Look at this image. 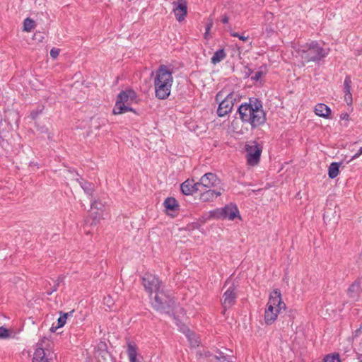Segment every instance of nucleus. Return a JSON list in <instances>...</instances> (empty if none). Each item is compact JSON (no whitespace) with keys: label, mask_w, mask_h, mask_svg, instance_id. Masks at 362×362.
Wrapping results in <instances>:
<instances>
[{"label":"nucleus","mask_w":362,"mask_h":362,"mask_svg":"<svg viewBox=\"0 0 362 362\" xmlns=\"http://www.w3.org/2000/svg\"><path fill=\"white\" fill-rule=\"evenodd\" d=\"M137 98L136 93L132 89L121 91L117 95L115 105L113 108L114 115L123 114L128 111L134 112V109L129 107Z\"/></svg>","instance_id":"obj_4"},{"label":"nucleus","mask_w":362,"mask_h":362,"mask_svg":"<svg viewBox=\"0 0 362 362\" xmlns=\"http://www.w3.org/2000/svg\"><path fill=\"white\" fill-rule=\"evenodd\" d=\"M263 75H264V72L261 70H258L254 73V74L251 77V79L254 80L255 81H257L261 78V77Z\"/></svg>","instance_id":"obj_30"},{"label":"nucleus","mask_w":362,"mask_h":362,"mask_svg":"<svg viewBox=\"0 0 362 362\" xmlns=\"http://www.w3.org/2000/svg\"><path fill=\"white\" fill-rule=\"evenodd\" d=\"M213 26V21L211 20H209V22L207 23L206 24V32H205V37H206L207 35L209 34L211 28H212Z\"/></svg>","instance_id":"obj_34"},{"label":"nucleus","mask_w":362,"mask_h":362,"mask_svg":"<svg viewBox=\"0 0 362 362\" xmlns=\"http://www.w3.org/2000/svg\"><path fill=\"white\" fill-rule=\"evenodd\" d=\"M76 181L79 183L84 192L92 197L94 192V185L83 180L82 177L77 178Z\"/></svg>","instance_id":"obj_19"},{"label":"nucleus","mask_w":362,"mask_h":362,"mask_svg":"<svg viewBox=\"0 0 362 362\" xmlns=\"http://www.w3.org/2000/svg\"><path fill=\"white\" fill-rule=\"evenodd\" d=\"M218 97H219V93L216 95V100H218Z\"/></svg>","instance_id":"obj_45"},{"label":"nucleus","mask_w":362,"mask_h":362,"mask_svg":"<svg viewBox=\"0 0 362 362\" xmlns=\"http://www.w3.org/2000/svg\"><path fill=\"white\" fill-rule=\"evenodd\" d=\"M218 362H230V359L220 353L219 356H214Z\"/></svg>","instance_id":"obj_31"},{"label":"nucleus","mask_w":362,"mask_h":362,"mask_svg":"<svg viewBox=\"0 0 362 362\" xmlns=\"http://www.w3.org/2000/svg\"><path fill=\"white\" fill-rule=\"evenodd\" d=\"M166 209L175 210L179 207L177 200L173 197H168L163 203Z\"/></svg>","instance_id":"obj_24"},{"label":"nucleus","mask_w":362,"mask_h":362,"mask_svg":"<svg viewBox=\"0 0 362 362\" xmlns=\"http://www.w3.org/2000/svg\"><path fill=\"white\" fill-rule=\"evenodd\" d=\"M306 49L303 50L302 58L306 61L315 62L320 60L325 57L329 52V48L323 47H305Z\"/></svg>","instance_id":"obj_7"},{"label":"nucleus","mask_w":362,"mask_h":362,"mask_svg":"<svg viewBox=\"0 0 362 362\" xmlns=\"http://www.w3.org/2000/svg\"><path fill=\"white\" fill-rule=\"evenodd\" d=\"M127 353L129 359V362H138L137 356V346L135 344L132 342L127 343Z\"/></svg>","instance_id":"obj_20"},{"label":"nucleus","mask_w":362,"mask_h":362,"mask_svg":"<svg viewBox=\"0 0 362 362\" xmlns=\"http://www.w3.org/2000/svg\"><path fill=\"white\" fill-rule=\"evenodd\" d=\"M362 332V325H361L360 328L356 329L355 332V336H358L360 333Z\"/></svg>","instance_id":"obj_41"},{"label":"nucleus","mask_w":362,"mask_h":362,"mask_svg":"<svg viewBox=\"0 0 362 362\" xmlns=\"http://www.w3.org/2000/svg\"><path fill=\"white\" fill-rule=\"evenodd\" d=\"M228 21H229V18L227 16H223V18H222V22L226 24V23H228Z\"/></svg>","instance_id":"obj_40"},{"label":"nucleus","mask_w":362,"mask_h":362,"mask_svg":"<svg viewBox=\"0 0 362 362\" xmlns=\"http://www.w3.org/2000/svg\"><path fill=\"white\" fill-rule=\"evenodd\" d=\"M238 215L239 211L238 207L232 204H228L221 209H217L211 211V216L217 219L228 218L229 220H233Z\"/></svg>","instance_id":"obj_8"},{"label":"nucleus","mask_w":362,"mask_h":362,"mask_svg":"<svg viewBox=\"0 0 362 362\" xmlns=\"http://www.w3.org/2000/svg\"><path fill=\"white\" fill-rule=\"evenodd\" d=\"M175 303L174 299L171 298L170 295L166 294L163 290H160L156 293L152 305L157 311L170 313Z\"/></svg>","instance_id":"obj_5"},{"label":"nucleus","mask_w":362,"mask_h":362,"mask_svg":"<svg viewBox=\"0 0 362 362\" xmlns=\"http://www.w3.org/2000/svg\"><path fill=\"white\" fill-rule=\"evenodd\" d=\"M220 180L217 177L216 175L212 173H205L199 180V187H204L205 189H211L219 185Z\"/></svg>","instance_id":"obj_12"},{"label":"nucleus","mask_w":362,"mask_h":362,"mask_svg":"<svg viewBox=\"0 0 362 362\" xmlns=\"http://www.w3.org/2000/svg\"><path fill=\"white\" fill-rule=\"evenodd\" d=\"M100 221V214L98 212L92 213L86 220V223H90V226H96Z\"/></svg>","instance_id":"obj_25"},{"label":"nucleus","mask_w":362,"mask_h":362,"mask_svg":"<svg viewBox=\"0 0 362 362\" xmlns=\"http://www.w3.org/2000/svg\"><path fill=\"white\" fill-rule=\"evenodd\" d=\"M226 57V54L223 49H220L216 51L211 59V62L213 64H216L223 61Z\"/></svg>","instance_id":"obj_22"},{"label":"nucleus","mask_w":362,"mask_h":362,"mask_svg":"<svg viewBox=\"0 0 362 362\" xmlns=\"http://www.w3.org/2000/svg\"><path fill=\"white\" fill-rule=\"evenodd\" d=\"M8 337L9 331L4 327H0V338L6 339L8 338Z\"/></svg>","instance_id":"obj_29"},{"label":"nucleus","mask_w":362,"mask_h":362,"mask_svg":"<svg viewBox=\"0 0 362 362\" xmlns=\"http://www.w3.org/2000/svg\"><path fill=\"white\" fill-rule=\"evenodd\" d=\"M362 279H358L349 286L347 291L350 298H355L362 292Z\"/></svg>","instance_id":"obj_17"},{"label":"nucleus","mask_w":362,"mask_h":362,"mask_svg":"<svg viewBox=\"0 0 362 362\" xmlns=\"http://www.w3.org/2000/svg\"><path fill=\"white\" fill-rule=\"evenodd\" d=\"M236 290V287L233 284L224 292L222 300V306L224 308V310L235 305L237 298Z\"/></svg>","instance_id":"obj_10"},{"label":"nucleus","mask_w":362,"mask_h":362,"mask_svg":"<svg viewBox=\"0 0 362 362\" xmlns=\"http://www.w3.org/2000/svg\"><path fill=\"white\" fill-rule=\"evenodd\" d=\"M340 362L339 355L338 354L328 355L325 358L324 362Z\"/></svg>","instance_id":"obj_28"},{"label":"nucleus","mask_w":362,"mask_h":362,"mask_svg":"<svg viewBox=\"0 0 362 362\" xmlns=\"http://www.w3.org/2000/svg\"><path fill=\"white\" fill-rule=\"evenodd\" d=\"M60 49L56 47H53L50 51V56L52 59H55L59 54Z\"/></svg>","instance_id":"obj_32"},{"label":"nucleus","mask_w":362,"mask_h":362,"mask_svg":"<svg viewBox=\"0 0 362 362\" xmlns=\"http://www.w3.org/2000/svg\"><path fill=\"white\" fill-rule=\"evenodd\" d=\"M251 102L240 105L238 112L243 122L250 124L255 129L266 122V114L260 101L256 100L254 104Z\"/></svg>","instance_id":"obj_1"},{"label":"nucleus","mask_w":362,"mask_h":362,"mask_svg":"<svg viewBox=\"0 0 362 362\" xmlns=\"http://www.w3.org/2000/svg\"><path fill=\"white\" fill-rule=\"evenodd\" d=\"M344 99H345V101L347 103V104H351V103H352L351 93H349V94L348 93H344Z\"/></svg>","instance_id":"obj_36"},{"label":"nucleus","mask_w":362,"mask_h":362,"mask_svg":"<svg viewBox=\"0 0 362 362\" xmlns=\"http://www.w3.org/2000/svg\"><path fill=\"white\" fill-rule=\"evenodd\" d=\"M182 192L185 195H192L195 192H201L198 182H194V180H187L180 185Z\"/></svg>","instance_id":"obj_15"},{"label":"nucleus","mask_w":362,"mask_h":362,"mask_svg":"<svg viewBox=\"0 0 362 362\" xmlns=\"http://www.w3.org/2000/svg\"><path fill=\"white\" fill-rule=\"evenodd\" d=\"M173 83V71L166 65L161 64L156 71L154 88L156 97L160 100L168 98Z\"/></svg>","instance_id":"obj_2"},{"label":"nucleus","mask_w":362,"mask_h":362,"mask_svg":"<svg viewBox=\"0 0 362 362\" xmlns=\"http://www.w3.org/2000/svg\"><path fill=\"white\" fill-rule=\"evenodd\" d=\"M37 131H39L40 133L48 134V139H52V136H51L50 134L48 132V129L46 127H45V126L40 127L37 128Z\"/></svg>","instance_id":"obj_33"},{"label":"nucleus","mask_w":362,"mask_h":362,"mask_svg":"<svg viewBox=\"0 0 362 362\" xmlns=\"http://www.w3.org/2000/svg\"><path fill=\"white\" fill-rule=\"evenodd\" d=\"M57 286H58V284L56 286H54V288L52 291H47V294L51 295L54 291H57Z\"/></svg>","instance_id":"obj_42"},{"label":"nucleus","mask_w":362,"mask_h":362,"mask_svg":"<svg viewBox=\"0 0 362 362\" xmlns=\"http://www.w3.org/2000/svg\"><path fill=\"white\" fill-rule=\"evenodd\" d=\"M247 161L250 165L255 166L260 160L262 146L257 141H252L245 145Z\"/></svg>","instance_id":"obj_6"},{"label":"nucleus","mask_w":362,"mask_h":362,"mask_svg":"<svg viewBox=\"0 0 362 362\" xmlns=\"http://www.w3.org/2000/svg\"><path fill=\"white\" fill-rule=\"evenodd\" d=\"M361 154H362V147H361L359 148L358 152L356 153L348 162H350V161H351V160H353L354 159L358 158Z\"/></svg>","instance_id":"obj_37"},{"label":"nucleus","mask_w":362,"mask_h":362,"mask_svg":"<svg viewBox=\"0 0 362 362\" xmlns=\"http://www.w3.org/2000/svg\"><path fill=\"white\" fill-rule=\"evenodd\" d=\"M221 194L222 192L221 191L208 189L200 194L199 199L203 202H210L215 200Z\"/></svg>","instance_id":"obj_16"},{"label":"nucleus","mask_w":362,"mask_h":362,"mask_svg":"<svg viewBox=\"0 0 362 362\" xmlns=\"http://www.w3.org/2000/svg\"><path fill=\"white\" fill-rule=\"evenodd\" d=\"M74 310H71L66 313H63L57 320V325L56 327L52 326L50 329L52 332H55L58 328L62 327L66 324L68 316H71Z\"/></svg>","instance_id":"obj_21"},{"label":"nucleus","mask_w":362,"mask_h":362,"mask_svg":"<svg viewBox=\"0 0 362 362\" xmlns=\"http://www.w3.org/2000/svg\"><path fill=\"white\" fill-rule=\"evenodd\" d=\"M286 305L282 300L279 289H274L269 296L264 311V321L267 325H272L277 318L281 310H285Z\"/></svg>","instance_id":"obj_3"},{"label":"nucleus","mask_w":362,"mask_h":362,"mask_svg":"<svg viewBox=\"0 0 362 362\" xmlns=\"http://www.w3.org/2000/svg\"><path fill=\"white\" fill-rule=\"evenodd\" d=\"M90 206H91V208H98V202H97V200H91Z\"/></svg>","instance_id":"obj_39"},{"label":"nucleus","mask_w":362,"mask_h":362,"mask_svg":"<svg viewBox=\"0 0 362 362\" xmlns=\"http://www.w3.org/2000/svg\"><path fill=\"white\" fill-rule=\"evenodd\" d=\"M38 347L34 353L33 362H51V352L48 349H45L37 344Z\"/></svg>","instance_id":"obj_14"},{"label":"nucleus","mask_w":362,"mask_h":362,"mask_svg":"<svg viewBox=\"0 0 362 362\" xmlns=\"http://www.w3.org/2000/svg\"><path fill=\"white\" fill-rule=\"evenodd\" d=\"M142 284L145 290L151 295L153 292L160 291L161 282L158 278L150 273H146L142 277Z\"/></svg>","instance_id":"obj_9"},{"label":"nucleus","mask_w":362,"mask_h":362,"mask_svg":"<svg viewBox=\"0 0 362 362\" xmlns=\"http://www.w3.org/2000/svg\"><path fill=\"white\" fill-rule=\"evenodd\" d=\"M173 12L176 19L181 22L187 14V2L186 0H177L173 3Z\"/></svg>","instance_id":"obj_13"},{"label":"nucleus","mask_w":362,"mask_h":362,"mask_svg":"<svg viewBox=\"0 0 362 362\" xmlns=\"http://www.w3.org/2000/svg\"><path fill=\"white\" fill-rule=\"evenodd\" d=\"M339 163H332L329 166L328 175L331 179H334L337 177L339 173Z\"/></svg>","instance_id":"obj_23"},{"label":"nucleus","mask_w":362,"mask_h":362,"mask_svg":"<svg viewBox=\"0 0 362 362\" xmlns=\"http://www.w3.org/2000/svg\"><path fill=\"white\" fill-rule=\"evenodd\" d=\"M235 99L233 93L228 94L220 103L217 110L218 117H224L230 113L234 105Z\"/></svg>","instance_id":"obj_11"},{"label":"nucleus","mask_w":362,"mask_h":362,"mask_svg":"<svg viewBox=\"0 0 362 362\" xmlns=\"http://www.w3.org/2000/svg\"><path fill=\"white\" fill-rule=\"evenodd\" d=\"M232 35L234 37H239V39L241 40L244 42H247V40L249 39V36L240 35L239 34H238L236 33H233Z\"/></svg>","instance_id":"obj_35"},{"label":"nucleus","mask_w":362,"mask_h":362,"mask_svg":"<svg viewBox=\"0 0 362 362\" xmlns=\"http://www.w3.org/2000/svg\"><path fill=\"white\" fill-rule=\"evenodd\" d=\"M36 23L34 20L27 18L23 21V30L25 32H30L35 28Z\"/></svg>","instance_id":"obj_26"},{"label":"nucleus","mask_w":362,"mask_h":362,"mask_svg":"<svg viewBox=\"0 0 362 362\" xmlns=\"http://www.w3.org/2000/svg\"><path fill=\"white\" fill-rule=\"evenodd\" d=\"M204 356L205 358H210L211 356L214 357V356L209 351L204 353Z\"/></svg>","instance_id":"obj_43"},{"label":"nucleus","mask_w":362,"mask_h":362,"mask_svg":"<svg viewBox=\"0 0 362 362\" xmlns=\"http://www.w3.org/2000/svg\"><path fill=\"white\" fill-rule=\"evenodd\" d=\"M351 79L349 76H346L344 81V93H351Z\"/></svg>","instance_id":"obj_27"},{"label":"nucleus","mask_w":362,"mask_h":362,"mask_svg":"<svg viewBox=\"0 0 362 362\" xmlns=\"http://www.w3.org/2000/svg\"><path fill=\"white\" fill-rule=\"evenodd\" d=\"M35 116H36V115H33V114H32V117H33V119H35Z\"/></svg>","instance_id":"obj_44"},{"label":"nucleus","mask_w":362,"mask_h":362,"mask_svg":"<svg viewBox=\"0 0 362 362\" xmlns=\"http://www.w3.org/2000/svg\"><path fill=\"white\" fill-rule=\"evenodd\" d=\"M315 115L323 118H329L331 114V109L324 103H318L315 106Z\"/></svg>","instance_id":"obj_18"},{"label":"nucleus","mask_w":362,"mask_h":362,"mask_svg":"<svg viewBox=\"0 0 362 362\" xmlns=\"http://www.w3.org/2000/svg\"><path fill=\"white\" fill-rule=\"evenodd\" d=\"M349 115L347 113H342L340 115V119H341L347 120V119H349Z\"/></svg>","instance_id":"obj_38"}]
</instances>
